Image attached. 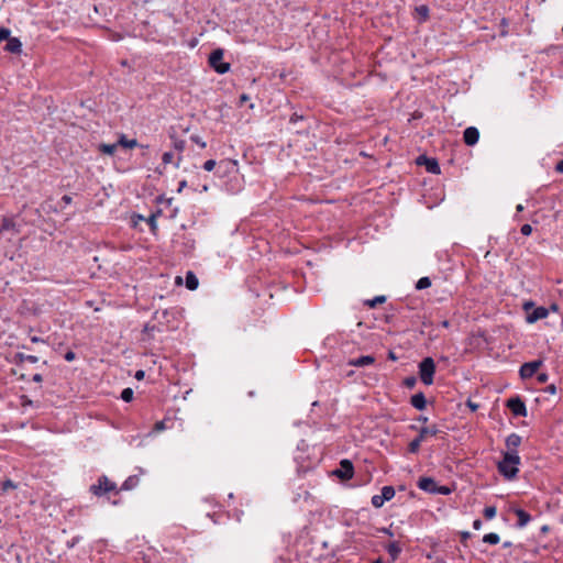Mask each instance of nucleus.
<instances>
[{
	"instance_id": "1",
	"label": "nucleus",
	"mask_w": 563,
	"mask_h": 563,
	"mask_svg": "<svg viewBox=\"0 0 563 563\" xmlns=\"http://www.w3.org/2000/svg\"><path fill=\"white\" fill-rule=\"evenodd\" d=\"M89 493L96 497H107L110 500V495L118 496L120 489L114 482L108 478L106 475H101L97 478V482L89 487Z\"/></svg>"
},
{
	"instance_id": "2",
	"label": "nucleus",
	"mask_w": 563,
	"mask_h": 563,
	"mask_svg": "<svg viewBox=\"0 0 563 563\" xmlns=\"http://www.w3.org/2000/svg\"><path fill=\"white\" fill-rule=\"evenodd\" d=\"M520 463L518 452L504 453L503 460L498 463V472L507 479H512L517 476L519 470L516 465Z\"/></svg>"
},
{
	"instance_id": "3",
	"label": "nucleus",
	"mask_w": 563,
	"mask_h": 563,
	"mask_svg": "<svg viewBox=\"0 0 563 563\" xmlns=\"http://www.w3.org/2000/svg\"><path fill=\"white\" fill-rule=\"evenodd\" d=\"M522 309L526 312V321L528 323H534L549 316L548 308L543 306L537 307L532 300L525 301L522 305Z\"/></svg>"
},
{
	"instance_id": "4",
	"label": "nucleus",
	"mask_w": 563,
	"mask_h": 563,
	"mask_svg": "<svg viewBox=\"0 0 563 563\" xmlns=\"http://www.w3.org/2000/svg\"><path fill=\"white\" fill-rule=\"evenodd\" d=\"M421 382L430 386L434 380L435 363L432 357H424L418 365Z\"/></svg>"
},
{
	"instance_id": "5",
	"label": "nucleus",
	"mask_w": 563,
	"mask_h": 563,
	"mask_svg": "<svg viewBox=\"0 0 563 563\" xmlns=\"http://www.w3.org/2000/svg\"><path fill=\"white\" fill-rule=\"evenodd\" d=\"M238 162L235 159H221L218 163V168H216V175L219 177L233 176L235 180H238Z\"/></svg>"
},
{
	"instance_id": "6",
	"label": "nucleus",
	"mask_w": 563,
	"mask_h": 563,
	"mask_svg": "<svg viewBox=\"0 0 563 563\" xmlns=\"http://www.w3.org/2000/svg\"><path fill=\"white\" fill-rule=\"evenodd\" d=\"M209 65L220 75L230 70V64L223 62V51L217 48L209 55Z\"/></svg>"
},
{
	"instance_id": "7",
	"label": "nucleus",
	"mask_w": 563,
	"mask_h": 563,
	"mask_svg": "<svg viewBox=\"0 0 563 563\" xmlns=\"http://www.w3.org/2000/svg\"><path fill=\"white\" fill-rule=\"evenodd\" d=\"M41 545L44 548L47 555L45 560L49 561L51 563H57L62 556V553L64 552L63 548L55 541L48 539L41 541Z\"/></svg>"
},
{
	"instance_id": "8",
	"label": "nucleus",
	"mask_w": 563,
	"mask_h": 563,
	"mask_svg": "<svg viewBox=\"0 0 563 563\" xmlns=\"http://www.w3.org/2000/svg\"><path fill=\"white\" fill-rule=\"evenodd\" d=\"M505 405L515 417H527L528 415L526 402L518 395L507 399Z\"/></svg>"
},
{
	"instance_id": "9",
	"label": "nucleus",
	"mask_w": 563,
	"mask_h": 563,
	"mask_svg": "<svg viewBox=\"0 0 563 563\" xmlns=\"http://www.w3.org/2000/svg\"><path fill=\"white\" fill-rule=\"evenodd\" d=\"M416 164L418 166H424L426 170L433 175H439L441 173V168L439 165V162L433 157H428L427 155L422 154L419 155L416 158Z\"/></svg>"
},
{
	"instance_id": "10",
	"label": "nucleus",
	"mask_w": 563,
	"mask_h": 563,
	"mask_svg": "<svg viewBox=\"0 0 563 563\" xmlns=\"http://www.w3.org/2000/svg\"><path fill=\"white\" fill-rule=\"evenodd\" d=\"M333 474L339 477L340 479L342 481H349L353 477L354 475V466H353V463L347 460V459H343L341 462H340V466L339 468H336L335 471H333Z\"/></svg>"
},
{
	"instance_id": "11",
	"label": "nucleus",
	"mask_w": 563,
	"mask_h": 563,
	"mask_svg": "<svg viewBox=\"0 0 563 563\" xmlns=\"http://www.w3.org/2000/svg\"><path fill=\"white\" fill-rule=\"evenodd\" d=\"M542 365H543L542 360H536L532 362L523 363L519 369L520 377L522 379H528V378L533 377Z\"/></svg>"
},
{
	"instance_id": "12",
	"label": "nucleus",
	"mask_w": 563,
	"mask_h": 563,
	"mask_svg": "<svg viewBox=\"0 0 563 563\" xmlns=\"http://www.w3.org/2000/svg\"><path fill=\"white\" fill-rule=\"evenodd\" d=\"M479 131L475 126H468L463 132V141L466 145L473 146L478 142Z\"/></svg>"
},
{
	"instance_id": "13",
	"label": "nucleus",
	"mask_w": 563,
	"mask_h": 563,
	"mask_svg": "<svg viewBox=\"0 0 563 563\" xmlns=\"http://www.w3.org/2000/svg\"><path fill=\"white\" fill-rule=\"evenodd\" d=\"M417 486L421 490L434 495L437 482L432 477L422 476L418 479Z\"/></svg>"
},
{
	"instance_id": "14",
	"label": "nucleus",
	"mask_w": 563,
	"mask_h": 563,
	"mask_svg": "<svg viewBox=\"0 0 563 563\" xmlns=\"http://www.w3.org/2000/svg\"><path fill=\"white\" fill-rule=\"evenodd\" d=\"M440 433H442V430H440L437 424L422 426L419 429L418 437L424 441L428 437H437Z\"/></svg>"
},
{
	"instance_id": "15",
	"label": "nucleus",
	"mask_w": 563,
	"mask_h": 563,
	"mask_svg": "<svg viewBox=\"0 0 563 563\" xmlns=\"http://www.w3.org/2000/svg\"><path fill=\"white\" fill-rule=\"evenodd\" d=\"M512 511L518 517L516 527L519 529L526 527L532 519L531 515L521 508H512Z\"/></svg>"
},
{
	"instance_id": "16",
	"label": "nucleus",
	"mask_w": 563,
	"mask_h": 563,
	"mask_svg": "<svg viewBox=\"0 0 563 563\" xmlns=\"http://www.w3.org/2000/svg\"><path fill=\"white\" fill-rule=\"evenodd\" d=\"M410 405L417 410H424L427 407V399L422 391H419L411 396Z\"/></svg>"
},
{
	"instance_id": "17",
	"label": "nucleus",
	"mask_w": 563,
	"mask_h": 563,
	"mask_svg": "<svg viewBox=\"0 0 563 563\" xmlns=\"http://www.w3.org/2000/svg\"><path fill=\"white\" fill-rule=\"evenodd\" d=\"M4 51L12 53V54H19L22 51V43L18 37H12L9 35V38H7V44L4 46Z\"/></svg>"
},
{
	"instance_id": "18",
	"label": "nucleus",
	"mask_w": 563,
	"mask_h": 563,
	"mask_svg": "<svg viewBox=\"0 0 563 563\" xmlns=\"http://www.w3.org/2000/svg\"><path fill=\"white\" fill-rule=\"evenodd\" d=\"M375 362V357L372 355H363L356 358L349 360L347 364L355 367H364L372 365Z\"/></svg>"
},
{
	"instance_id": "19",
	"label": "nucleus",
	"mask_w": 563,
	"mask_h": 563,
	"mask_svg": "<svg viewBox=\"0 0 563 563\" xmlns=\"http://www.w3.org/2000/svg\"><path fill=\"white\" fill-rule=\"evenodd\" d=\"M386 551L390 556V561L388 563H394L401 553V547L398 541H393L385 547Z\"/></svg>"
},
{
	"instance_id": "20",
	"label": "nucleus",
	"mask_w": 563,
	"mask_h": 563,
	"mask_svg": "<svg viewBox=\"0 0 563 563\" xmlns=\"http://www.w3.org/2000/svg\"><path fill=\"white\" fill-rule=\"evenodd\" d=\"M521 444V437L517 433H510L506 438L507 452H518L517 449Z\"/></svg>"
},
{
	"instance_id": "21",
	"label": "nucleus",
	"mask_w": 563,
	"mask_h": 563,
	"mask_svg": "<svg viewBox=\"0 0 563 563\" xmlns=\"http://www.w3.org/2000/svg\"><path fill=\"white\" fill-rule=\"evenodd\" d=\"M139 483H140L139 475H131L123 482V484L120 487H118V489H120V492L131 490V489L135 488L139 485Z\"/></svg>"
},
{
	"instance_id": "22",
	"label": "nucleus",
	"mask_w": 563,
	"mask_h": 563,
	"mask_svg": "<svg viewBox=\"0 0 563 563\" xmlns=\"http://www.w3.org/2000/svg\"><path fill=\"white\" fill-rule=\"evenodd\" d=\"M415 12L418 15V21L420 23L426 22L430 18V9L426 4H421L415 8Z\"/></svg>"
},
{
	"instance_id": "23",
	"label": "nucleus",
	"mask_w": 563,
	"mask_h": 563,
	"mask_svg": "<svg viewBox=\"0 0 563 563\" xmlns=\"http://www.w3.org/2000/svg\"><path fill=\"white\" fill-rule=\"evenodd\" d=\"M185 283H186V287L187 289L189 290H195L197 289L198 285H199V282H198V278L197 276L195 275L194 272L191 271H188L186 273V276H185Z\"/></svg>"
},
{
	"instance_id": "24",
	"label": "nucleus",
	"mask_w": 563,
	"mask_h": 563,
	"mask_svg": "<svg viewBox=\"0 0 563 563\" xmlns=\"http://www.w3.org/2000/svg\"><path fill=\"white\" fill-rule=\"evenodd\" d=\"M162 210L158 209L156 210V212L152 213L147 219H146V222L147 224L150 225V230L152 233H156V231L158 230L157 228V223H156V219L162 216Z\"/></svg>"
},
{
	"instance_id": "25",
	"label": "nucleus",
	"mask_w": 563,
	"mask_h": 563,
	"mask_svg": "<svg viewBox=\"0 0 563 563\" xmlns=\"http://www.w3.org/2000/svg\"><path fill=\"white\" fill-rule=\"evenodd\" d=\"M423 442V440H421L418 435L416 438H413L408 446H407V452L410 453V454H417L419 451H420V446H421V443Z\"/></svg>"
},
{
	"instance_id": "26",
	"label": "nucleus",
	"mask_w": 563,
	"mask_h": 563,
	"mask_svg": "<svg viewBox=\"0 0 563 563\" xmlns=\"http://www.w3.org/2000/svg\"><path fill=\"white\" fill-rule=\"evenodd\" d=\"M13 362L16 365H21L24 362L35 363V356L34 355H26L24 353H15L13 356Z\"/></svg>"
},
{
	"instance_id": "27",
	"label": "nucleus",
	"mask_w": 563,
	"mask_h": 563,
	"mask_svg": "<svg viewBox=\"0 0 563 563\" xmlns=\"http://www.w3.org/2000/svg\"><path fill=\"white\" fill-rule=\"evenodd\" d=\"M117 148H118V143H113V144L101 143L98 146V151L100 153L110 155V156H112L115 153Z\"/></svg>"
},
{
	"instance_id": "28",
	"label": "nucleus",
	"mask_w": 563,
	"mask_h": 563,
	"mask_svg": "<svg viewBox=\"0 0 563 563\" xmlns=\"http://www.w3.org/2000/svg\"><path fill=\"white\" fill-rule=\"evenodd\" d=\"M119 145L126 147V148H133V147L137 146L139 144L135 139L129 140L125 135H121L118 141V146Z\"/></svg>"
},
{
	"instance_id": "29",
	"label": "nucleus",
	"mask_w": 563,
	"mask_h": 563,
	"mask_svg": "<svg viewBox=\"0 0 563 563\" xmlns=\"http://www.w3.org/2000/svg\"><path fill=\"white\" fill-rule=\"evenodd\" d=\"M379 496L382 500L389 501L395 496V488L393 486H384Z\"/></svg>"
},
{
	"instance_id": "30",
	"label": "nucleus",
	"mask_w": 563,
	"mask_h": 563,
	"mask_svg": "<svg viewBox=\"0 0 563 563\" xmlns=\"http://www.w3.org/2000/svg\"><path fill=\"white\" fill-rule=\"evenodd\" d=\"M387 300L386 296L380 295L376 296L373 299H367L364 301V305L369 308H375L377 305L384 303Z\"/></svg>"
},
{
	"instance_id": "31",
	"label": "nucleus",
	"mask_w": 563,
	"mask_h": 563,
	"mask_svg": "<svg viewBox=\"0 0 563 563\" xmlns=\"http://www.w3.org/2000/svg\"><path fill=\"white\" fill-rule=\"evenodd\" d=\"M499 541H500V538L495 532L487 533L483 537V542L492 544V545L499 543Z\"/></svg>"
},
{
	"instance_id": "32",
	"label": "nucleus",
	"mask_w": 563,
	"mask_h": 563,
	"mask_svg": "<svg viewBox=\"0 0 563 563\" xmlns=\"http://www.w3.org/2000/svg\"><path fill=\"white\" fill-rule=\"evenodd\" d=\"M430 286H431V279L428 276L421 277L416 283V289L417 290H423V289L429 288Z\"/></svg>"
},
{
	"instance_id": "33",
	"label": "nucleus",
	"mask_w": 563,
	"mask_h": 563,
	"mask_svg": "<svg viewBox=\"0 0 563 563\" xmlns=\"http://www.w3.org/2000/svg\"><path fill=\"white\" fill-rule=\"evenodd\" d=\"M155 330H158V329L156 328V325H154V324H150V323H146V324L144 325V328H143V331H142V333H143V340H145L146 338H147V339H151V338H152V333H153Z\"/></svg>"
},
{
	"instance_id": "34",
	"label": "nucleus",
	"mask_w": 563,
	"mask_h": 563,
	"mask_svg": "<svg viewBox=\"0 0 563 563\" xmlns=\"http://www.w3.org/2000/svg\"><path fill=\"white\" fill-rule=\"evenodd\" d=\"M168 422H172V420H170V419H163V420H161V421H157V422L154 424V427H153V431H155V432H161V431L166 430L167 428H169V427L167 426V423H168Z\"/></svg>"
},
{
	"instance_id": "35",
	"label": "nucleus",
	"mask_w": 563,
	"mask_h": 563,
	"mask_svg": "<svg viewBox=\"0 0 563 563\" xmlns=\"http://www.w3.org/2000/svg\"><path fill=\"white\" fill-rule=\"evenodd\" d=\"M170 137L174 140L173 147L179 153L184 152L186 142L180 139H176L174 135H170Z\"/></svg>"
},
{
	"instance_id": "36",
	"label": "nucleus",
	"mask_w": 563,
	"mask_h": 563,
	"mask_svg": "<svg viewBox=\"0 0 563 563\" xmlns=\"http://www.w3.org/2000/svg\"><path fill=\"white\" fill-rule=\"evenodd\" d=\"M134 391L132 388H124L121 393V399L125 402H130L133 399Z\"/></svg>"
},
{
	"instance_id": "37",
	"label": "nucleus",
	"mask_w": 563,
	"mask_h": 563,
	"mask_svg": "<svg viewBox=\"0 0 563 563\" xmlns=\"http://www.w3.org/2000/svg\"><path fill=\"white\" fill-rule=\"evenodd\" d=\"M496 512H497V509L495 506H487L484 508V517L487 519V520H490L493 519L495 516H496Z\"/></svg>"
},
{
	"instance_id": "38",
	"label": "nucleus",
	"mask_w": 563,
	"mask_h": 563,
	"mask_svg": "<svg viewBox=\"0 0 563 563\" xmlns=\"http://www.w3.org/2000/svg\"><path fill=\"white\" fill-rule=\"evenodd\" d=\"M12 227H13L12 220H10V219H8V218H2V219L0 220V234H1L3 231H8V230H10Z\"/></svg>"
},
{
	"instance_id": "39",
	"label": "nucleus",
	"mask_w": 563,
	"mask_h": 563,
	"mask_svg": "<svg viewBox=\"0 0 563 563\" xmlns=\"http://www.w3.org/2000/svg\"><path fill=\"white\" fill-rule=\"evenodd\" d=\"M452 492H453V489L451 487L437 484V488H435L434 495L439 494V495L448 496Z\"/></svg>"
},
{
	"instance_id": "40",
	"label": "nucleus",
	"mask_w": 563,
	"mask_h": 563,
	"mask_svg": "<svg viewBox=\"0 0 563 563\" xmlns=\"http://www.w3.org/2000/svg\"><path fill=\"white\" fill-rule=\"evenodd\" d=\"M417 384V378L415 376H407L404 382H402V385L406 387V388H413Z\"/></svg>"
},
{
	"instance_id": "41",
	"label": "nucleus",
	"mask_w": 563,
	"mask_h": 563,
	"mask_svg": "<svg viewBox=\"0 0 563 563\" xmlns=\"http://www.w3.org/2000/svg\"><path fill=\"white\" fill-rule=\"evenodd\" d=\"M203 169L207 172L213 170L216 167L218 168V163L214 159H208L203 163Z\"/></svg>"
},
{
	"instance_id": "42",
	"label": "nucleus",
	"mask_w": 563,
	"mask_h": 563,
	"mask_svg": "<svg viewBox=\"0 0 563 563\" xmlns=\"http://www.w3.org/2000/svg\"><path fill=\"white\" fill-rule=\"evenodd\" d=\"M190 140L196 143L198 146H200L201 148H205L207 146V143L197 134H192L190 136Z\"/></svg>"
},
{
	"instance_id": "43",
	"label": "nucleus",
	"mask_w": 563,
	"mask_h": 563,
	"mask_svg": "<svg viewBox=\"0 0 563 563\" xmlns=\"http://www.w3.org/2000/svg\"><path fill=\"white\" fill-rule=\"evenodd\" d=\"M372 505L375 507V508H380L383 507L385 500H382V497L379 495H374L372 497V500H371Z\"/></svg>"
},
{
	"instance_id": "44",
	"label": "nucleus",
	"mask_w": 563,
	"mask_h": 563,
	"mask_svg": "<svg viewBox=\"0 0 563 563\" xmlns=\"http://www.w3.org/2000/svg\"><path fill=\"white\" fill-rule=\"evenodd\" d=\"M174 154L172 152H165L162 156V163L164 165L173 163Z\"/></svg>"
},
{
	"instance_id": "45",
	"label": "nucleus",
	"mask_w": 563,
	"mask_h": 563,
	"mask_svg": "<svg viewBox=\"0 0 563 563\" xmlns=\"http://www.w3.org/2000/svg\"><path fill=\"white\" fill-rule=\"evenodd\" d=\"M73 198L71 196L69 195H64L60 199V201L58 202L59 205V208L63 209L65 208L67 205H69L71 202Z\"/></svg>"
},
{
	"instance_id": "46",
	"label": "nucleus",
	"mask_w": 563,
	"mask_h": 563,
	"mask_svg": "<svg viewBox=\"0 0 563 563\" xmlns=\"http://www.w3.org/2000/svg\"><path fill=\"white\" fill-rule=\"evenodd\" d=\"M11 35V31L8 27H0V43Z\"/></svg>"
},
{
	"instance_id": "47",
	"label": "nucleus",
	"mask_w": 563,
	"mask_h": 563,
	"mask_svg": "<svg viewBox=\"0 0 563 563\" xmlns=\"http://www.w3.org/2000/svg\"><path fill=\"white\" fill-rule=\"evenodd\" d=\"M520 232L523 235L528 236L532 233V227L530 224L526 223V224L521 225Z\"/></svg>"
},
{
	"instance_id": "48",
	"label": "nucleus",
	"mask_w": 563,
	"mask_h": 563,
	"mask_svg": "<svg viewBox=\"0 0 563 563\" xmlns=\"http://www.w3.org/2000/svg\"><path fill=\"white\" fill-rule=\"evenodd\" d=\"M472 537L471 532L468 531H462L460 532L461 543L466 545V541Z\"/></svg>"
},
{
	"instance_id": "49",
	"label": "nucleus",
	"mask_w": 563,
	"mask_h": 563,
	"mask_svg": "<svg viewBox=\"0 0 563 563\" xmlns=\"http://www.w3.org/2000/svg\"><path fill=\"white\" fill-rule=\"evenodd\" d=\"M302 119H303V117H302V115H300V114H298L297 112H295V113H292V114L290 115V118H289V122H290V123H292V124H295V123H297L298 121H300V120H302Z\"/></svg>"
},
{
	"instance_id": "50",
	"label": "nucleus",
	"mask_w": 563,
	"mask_h": 563,
	"mask_svg": "<svg viewBox=\"0 0 563 563\" xmlns=\"http://www.w3.org/2000/svg\"><path fill=\"white\" fill-rule=\"evenodd\" d=\"M549 379V375L548 373H539L538 376H537V380L541 384H544L547 383Z\"/></svg>"
},
{
	"instance_id": "51",
	"label": "nucleus",
	"mask_w": 563,
	"mask_h": 563,
	"mask_svg": "<svg viewBox=\"0 0 563 563\" xmlns=\"http://www.w3.org/2000/svg\"><path fill=\"white\" fill-rule=\"evenodd\" d=\"M500 25L503 26V30H501V32H500V35H501V36L507 35V30H506V29L508 27V21H507V19H505V18H504V19H501V21H500Z\"/></svg>"
},
{
	"instance_id": "52",
	"label": "nucleus",
	"mask_w": 563,
	"mask_h": 563,
	"mask_svg": "<svg viewBox=\"0 0 563 563\" xmlns=\"http://www.w3.org/2000/svg\"><path fill=\"white\" fill-rule=\"evenodd\" d=\"M544 391L548 393V394H551V395H555L558 389H556V386L554 384H550V385H548L544 388Z\"/></svg>"
},
{
	"instance_id": "53",
	"label": "nucleus",
	"mask_w": 563,
	"mask_h": 563,
	"mask_svg": "<svg viewBox=\"0 0 563 563\" xmlns=\"http://www.w3.org/2000/svg\"><path fill=\"white\" fill-rule=\"evenodd\" d=\"M64 358L67 361V362H71L76 358V354L73 352V351H67L64 355Z\"/></svg>"
},
{
	"instance_id": "54",
	"label": "nucleus",
	"mask_w": 563,
	"mask_h": 563,
	"mask_svg": "<svg viewBox=\"0 0 563 563\" xmlns=\"http://www.w3.org/2000/svg\"><path fill=\"white\" fill-rule=\"evenodd\" d=\"M466 405H467V407H468L473 412H474V411H476V410L479 408V405H478V404H475V402H473V401H471V400H467V404H466Z\"/></svg>"
},
{
	"instance_id": "55",
	"label": "nucleus",
	"mask_w": 563,
	"mask_h": 563,
	"mask_svg": "<svg viewBox=\"0 0 563 563\" xmlns=\"http://www.w3.org/2000/svg\"><path fill=\"white\" fill-rule=\"evenodd\" d=\"M482 525H483V522H482V520H481V519H475V520L473 521V528H474L475 530H479V529L482 528Z\"/></svg>"
},
{
	"instance_id": "56",
	"label": "nucleus",
	"mask_w": 563,
	"mask_h": 563,
	"mask_svg": "<svg viewBox=\"0 0 563 563\" xmlns=\"http://www.w3.org/2000/svg\"><path fill=\"white\" fill-rule=\"evenodd\" d=\"M555 170L561 174L563 173V159L558 162V164L555 165Z\"/></svg>"
},
{
	"instance_id": "57",
	"label": "nucleus",
	"mask_w": 563,
	"mask_h": 563,
	"mask_svg": "<svg viewBox=\"0 0 563 563\" xmlns=\"http://www.w3.org/2000/svg\"><path fill=\"white\" fill-rule=\"evenodd\" d=\"M186 186H187V181L185 179L179 181L177 192H181Z\"/></svg>"
},
{
	"instance_id": "58",
	"label": "nucleus",
	"mask_w": 563,
	"mask_h": 563,
	"mask_svg": "<svg viewBox=\"0 0 563 563\" xmlns=\"http://www.w3.org/2000/svg\"><path fill=\"white\" fill-rule=\"evenodd\" d=\"M144 376H145V373H144V371H142V369H140V371H137V372L135 373V378H136L137 380L143 379V378H144Z\"/></svg>"
},
{
	"instance_id": "59",
	"label": "nucleus",
	"mask_w": 563,
	"mask_h": 563,
	"mask_svg": "<svg viewBox=\"0 0 563 563\" xmlns=\"http://www.w3.org/2000/svg\"><path fill=\"white\" fill-rule=\"evenodd\" d=\"M379 532H383V533H385V534H387V536H389V537H393V536H394V533H393V531L390 530V528H382V529H379Z\"/></svg>"
},
{
	"instance_id": "60",
	"label": "nucleus",
	"mask_w": 563,
	"mask_h": 563,
	"mask_svg": "<svg viewBox=\"0 0 563 563\" xmlns=\"http://www.w3.org/2000/svg\"><path fill=\"white\" fill-rule=\"evenodd\" d=\"M159 314H162V317H166V314H167V310H164V311H162V312H159V311H155V312H154L153 318H154V319H159Z\"/></svg>"
},
{
	"instance_id": "61",
	"label": "nucleus",
	"mask_w": 563,
	"mask_h": 563,
	"mask_svg": "<svg viewBox=\"0 0 563 563\" xmlns=\"http://www.w3.org/2000/svg\"><path fill=\"white\" fill-rule=\"evenodd\" d=\"M428 420H429V419H428V417H426V416H419V417L417 418V421H418V422H421L422 424H426V423L428 422Z\"/></svg>"
},
{
	"instance_id": "62",
	"label": "nucleus",
	"mask_w": 563,
	"mask_h": 563,
	"mask_svg": "<svg viewBox=\"0 0 563 563\" xmlns=\"http://www.w3.org/2000/svg\"><path fill=\"white\" fill-rule=\"evenodd\" d=\"M157 202H158V203L166 202V203H168V205H169V203L172 202V199H165L163 196H159V197L157 198Z\"/></svg>"
},
{
	"instance_id": "63",
	"label": "nucleus",
	"mask_w": 563,
	"mask_h": 563,
	"mask_svg": "<svg viewBox=\"0 0 563 563\" xmlns=\"http://www.w3.org/2000/svg\"><path fill=\"white\" fill-rule=\"evenodd\" d=\"M510 547H512V543H511L510 541H505V542L503 543V548H504V549H508V548H510Z\"/></svg>"
},
{
	"instance_id": "64",
	"label": "nucleus",
	"mask_w": 563,
	"mask_h": 563,
	"mask_svg": "<svg viewBox=\"0 0 563 563\" xmlns=\"http://www.w3.org/2000/svg\"><path fill=\"white\" fill-rule=\"evenodd\" d=\"M450 324H451V323H450V321H449V320H444V321H442V322H441V325H442L443 328H449V327H450Z\"/></svg>"
}]
</instances>
